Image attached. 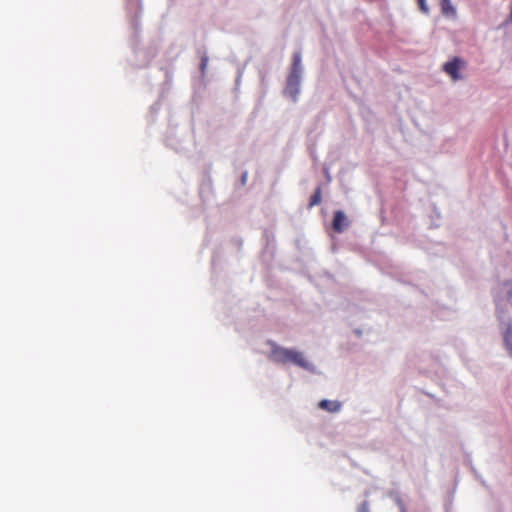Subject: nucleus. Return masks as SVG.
Here are the masks:
<instances>
[{
	"instance_id": "7",
	"label": "nucleus",
	"mask_w": 512,
	"mask_h": 512,
	"mask_svg": "<svg viewBox=\"0 0 512 512\" xmlns=\"http://www.w3.org/2000/svg\"><path fill=\"white\" fill-rule=\"evenodd\" d=\"M441 10L445 16L456 17L457 12L451 3V0H441Z\"/></svg>"
},
{
	"instance_id": "5",
	"label": "nucleus",
	"mask_w": 512,
	"mask_h": 512,
	"mask_svg": "<svg viewBox=\"0 0 512 512\" xmlns=\"http://www.w3.org/2000/svg\"><path fill=\"white\" fill-rule=\"evenodd\" d=\"M502 324L506 325L505 331L503 332V338L506 349L512 352V321L508 317H504Z\"/></svg>"
},
{
	"instance_id": "3",
	"label": "nucleus",
	"mask_w": 512,
	"mask_h": 512,
	"mask_svg": "<svg viewBox=\"0 0 512 512\" xmlns=\"http://www.w3.org/2000/svg\"><path fill=\"white\" fill-rule=\"evenodd\" d=\"M466 63L460 57H454L452 60L443 64V71L451 77L453 81H459L463 79L461 70L465 68Z\"/></svg>"
},
{
	"instance_id": "2",
	"label": "nucleus",
	"mask_w": 512,
	"mask_h": 512,
	"mask_svg": "<svg viewBox=\"0 0 512 512\" xmlns=\"http://www.w3.org/2000/svg\"><path fill=\"white\" fill-rule=\"evenodd\" d=\"M496 309L500 321H504L505 313L512 308V280L503 282L495 298Z\"/></svg>"
},
{
	"instance_id": "14",
	"label": "nucleus",
	"mask_w": 512,
	"mask_h": 512,
	"mask_svg": "<svg viewBox=\"0 0 512 512\" xmlns=\"http://www.w3.org/2000/svg\"><path fill=\"white\" fill-rule=\"evenodd\" d=\"M242 184H245L247 181V172H244L241 176Z\"/></svg>"
},
{
	"instance_id": "10",
	"label": "nucleus",
	"mask_w": 512,
	"mask_h": 512,
	"mask_svg": "<svg viewBox=\"0 0 512 512\" xmlns=\"http://www.w3.org/2000/svg\"><path fill=\"white\" fill-rule=\"evenodd\" d=\"M269 344L271 346V351L270 352H273V353H276V352H294L293 350H290V349H282V348H280L279 346H277L274 343H269Z\"/></svg>"
},
{
	"instance_id": "9",
	"label": "nucleus",
	"mask_w": 512,
	"mask_h": 512,
	"mask_svg": "<svg viewBox=\"0 0 512 512\" xmlns=\"http://www.w3.org/2000/svg\"><path fill=\"white\" fill-rule=\"evenodd\" d=\"M208 56L206 53H204L202 56H201V63H200V70H201V73L202 75L205 74L206 72V69H207V66H208Z\"/></svg>"
},
{
	"instance_id": "11",
	"label": "nucleus",
	"mask_w": 512,
	"mask_h": 512,
	"mask_svg": "<svg viewBox=\"0 0 512 512\" xmlns=\"http://www.w3.org/2000/svg\"><path fill=\"white\" fill-rule=\"evenodd\" d=\"M302 354H296V353H293V354H284L285 356V360H290V361H293V362H298V358L301 356Z\"/></svg>"
},
{
	"instance_id": "13",
	"label": "nucleus",
	"mask_w": 512,
	"mask_h": 512,
	"mask_svg": "<svg viewBox=\"0 0 512 512\" xmlns=\"http://www.w3.org/2000/svg\"><path fill=\"white\" fill-rule=\"evenodd\" d=\"M358 512H369V505L367 502H363L359 509H358Z\"/></svg>"
},
{
	"instance_id": "1",
	"label": "nucleus",
	"mask_w": 512,
	"mask_h": 512,
	"mask_svg": "<svg viewBox=\"0 0 512 512\" xmlns=\"http://www.w3.org/2000/svg\"><path fill=\"white\" fill-rule=\"evenodd\" d=\"M303 72L302 54L301 51H296L293 53L292 64L283 90V95L290 98L294 103L298 101V96L301 91Z\"/></svg>"
},
{
	"instance_id": "8",
	"label": "nucleus",
	"mask_w": 512,
	"mask_h": 512,
	"mask_svg": "<svg viewBox=\"0 0 512 512\" xmlns=\"http://www.w3.org/2000/svg\"><path fill=\"white\" fill-rule=\"evenodd\" d=\"M321 200H322L321 187L318 186L315 189L314 194L311 196V199H310V202H309V206L318 205V204H320Z\"/></svg>"
},
{
	"instance_id": "12",
	"label": "nucleus",
	"mask_w": 512,
	"mask_h": 512,
	"mask_svg": "<svg viewBox=\"0 0 512 512\" xmlns=\"http://www.w3.org/2000/svg\"><path fill=\"white\" fill-rule=\"evenodd\" d=\"M418 3H419V7L421 9V11H423L424 13H428V6L426 4V0H417Z\"/></svg>"
},
{
	"instance_id": "6",
	"label": "nucleus",
	"mask_w": 512,
	"mask_h": 512,
	"mask_svg": "<svg viewBox=\"0 0 512 512\" xmlns=\"http://www.w3.org/2000/svg\"><path fill=\"white\" fill-rule=\"evenodd\" d=\"M318 407L327 412L336 413L341 410L342 404H341V402H339L337 400L324 399L318 403Z\"/></svg>"
},
{
	"instance_id": "4",
	"label": "nucleus",
	"mask_w": 512,
	"mask_h": 512,
	"mask_svg": "<svg viewBox=\"0 0 512 512\" xmlns=\"http://www.w3.org/2000/svg\"><path fill=\"white\" fill-rule=\"evenodd\" d=\"M350 225L348 217L345 215V213L342 210H338L334 214L333 219V229L338 232L342 233L344 230H346Z\"/></svg>"
}]
</instances>
